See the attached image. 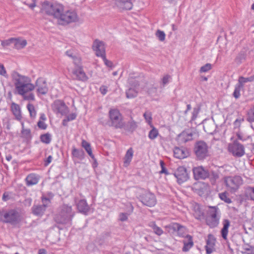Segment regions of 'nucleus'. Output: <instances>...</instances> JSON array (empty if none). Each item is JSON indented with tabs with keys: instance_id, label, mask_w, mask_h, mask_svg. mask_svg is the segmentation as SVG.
Instances as JSON below:
<instances>
[{
	"instance_id": "61",
	"label": "nucleus",
	"mask_w": 254,
	"mask_h": 254,
	"mask_svg": "<svg viewBox=\"0 0 254 254\" xmlns=\"http://www.w3.org/2000/svg\"><path fill=\"white\" fill-rule=\"evenodd\" d=\"M79 75V70L75 69L72 71V76L74 79H78Z\"/></svg>"
},
{
	"instance_id": "32",
	"label": "nucleus",
	"mask_w": 254,
	"mask_h": 254,
	"mask_svg": "<svg viewBox=\"0 0 254 254\" xmlns=\"http://www.w3.org/2000/svg\"><path fill=\"white\" fill-rule=\"evenodd\" d=\"M26 182L28 186L34 185L38 182V177L33 174L29 175L26 177Z\"/></svg>"
},
{
	"instance_id": "14",
	"label": "nucleus",
	"mask_w": 254,
	"mask_h": 254,
	"mask_svg": "<svg viewBox=\"0 0 254 254\" xmlns=\"http://www.w3.org/2000/svg\"><path fill=\"white\" fill-rule=\"evenodd\" d=\"M49 201V199L47 198H43V204L34 205L32 207V210L33 213L36 216H42L44 214Z\"/></svg>"
},
{
	"instance_id": "49",
	"label": "nucleus",
	"mask_w": 254,
	"mask_h": 254,
	"mask_svg": "<svg viewBox=\"0 0 254 254\" xmlns=\"http://www.w3.org/2000/svg\"><path fill=\"white\" fill-rule=\"evenodd\" d=\"M200 111V107L198 106L193 109L191 121H194L197 117L198 114Z\"/></svg>"
},
{
	"instance_id": "43",
	"label": "nucleus",
	"mask_w": 254,
	"mask_h": 254,
	"mask_svg": "<svg viewBox=\"0 0 254 254\" xmlns=\"http://www.w3.org/2000/svg\"><path fill=\"white\" fill-rule=\"evenodd\" d=\"M27 108L29 112L30 116L32 118H34L36 116V111L33 105L28 104Z\"/></svg>"
},
{
	"instance_id": "17",
	"label": "nucleus",
	"mask_w": 254,
	"mask_h": 254,
	"mask_svg": "<svg viewBox=\"0 0 254 254\" xmlns=\"http://www.w3.org/2000/svg\"><path fill=\"white\" fill-rule=\"evenodd\" d=\"M167 228L169 229L168 231L169 232L174 233L176 232L179 236L185 237L186 228L179 223H173L167 226Z\"/></svg>"
},
{
	"instance_id": "54",
	"label": "nucleus",
	"mask_w": 254,
	"mask_h": 254,
	"mask_svg": "<svg viewBox=\"0 0 254 254\" xmlns=\"http://www.w3.org/2000/svg\"><path fill=\"white\" fill-rule=\"evenodd\" d=\"M212 68L211 64H204L200 68V73L206 72L210 70Z\"/></svg>"
},
{
	"instance_id": "9",
	"label": "nucleus",
	"mask_w": 254,
	"mask_h": 254,
	"mask_svg": "<svg viewBox=\"0 0 254 254\" xmlns=\"http://www.w3.org/2000/svg\"><path fill=\"white\" fill-rule=\"evenodd\" d=\"M139 199L144 205L149 207L154 206L156 203L155 195L149 191H145L141 194Z\"/></svg>"
},
{
	"instance_id": "3",
	"label": "nucleus",
	"mask_w": 254,
	"mask_h": 254,
	"mask_svg": "<svg viewBox=\"0 0 254 254\" xmlns=\"http://www.w3.org/2000/svg\"><path fill=\"white\" fill-rule=\"evenodd\" d=\"M224 183L227 190L233 193L243 184V180L239 176H226L224 178Z\"/></svg>"
},
{
	"instance_id": "27",
	"label": "nucleus",
	"mask_w": 254,
	"mask_h": 254,
	"mask_svg": "<svg viewBox=\"0 0 254 254\" xmlns=\"http://www.w3.org/2000/svg\"><path fill=\"white\" fill-rule=\"evenodd\" d=\"M223 227L221 230L222 237L224 240L227 239V235L228 233V228L230 225V221L228 219H224L223 221Z\"/></svg>"
},
{
	"instance_id": "10",
	"label": "nucleus",
	"mask_w": 254,
	"mask_h": 254,
	"mask_svg": "<svg viewBox=\"0 0 254 254\" xmlns=\"http://www.w3.org/2000/svg\"><path fill=\"white\" fill-rule=\"evenodd\" d=\"M229 150L235 156L240 157L245 154V148L244 146L239 142L237 140L229 144Z\"/></svg>"
},
{
	"instance_id": "29",
	"label": "nucleus",
	"mask_w": 254,
	"mask_h": 254,
	"mask_svg": "<svg viewBox=\"0 0 254 254\" xmlns=\"http://www.w3.org/2000/svg\"><path fill=\"white\" fill-rule=\"evenodd\" d=\"M91 208L84 199H80V213L85 215L91 213Z\"/></svg>"
},
{
	"instance_id": "39",
	"label": "nucleus",
	"mask_w": 254,
	"mask_h": 254,
	"mask_svg": "<svg viewBox=\"0 0 254 254\" xmlns=\"http://www.w3.org/2000/svg\"><path fill=\"white\" fill-rule=\"evenodd\" d=\"M247 120L250 122H254V105L248 111Z\"/></svg>"
},
{
	"instance_id": "24",
	"label": "nucleus",
	"mask_w": 254,
	"mask_h": 254,
	"mask_svg": "<svg viewBox=\"0 0 254 254\" xmlns=\"http://www.w3.org/2000/svg\"><path fill=\"white\" fill-rule=\"evenodd\" d=\"M188 154V151L184 148L176 147L174 149V155L177 158H184L187 156Z\"/></svg>"
},
{
	"instance_id": "6",
	"label": "nucleus",
	"mask_w": 254,
	"mask_h": 254,
	"mask_svg": "<svg viewBox=\"0 0 254 254\" xmlns=\"http://www.w3.org/2000/svg\"><path fill=\"white\" fill-rule=\"evenodd\" d=\"M194 152L197 160H202L208 156V146L203 141H198L194 145Z\"/></svg>"
},
{
	"instance_id": "18",
	"label": "nucleus",
	"mask_w": 254,
	"mask_h": 254,
	"mask_svg": "<svg viewBox=\"0 0 254 254\" xmlns=\"http://www.w3.org/2000/svg\"><path fill=\"white\" fill-rule=\"evenodd\" d=\"M193 135V134L192 131L189 130H185L178 135L177 140L180 144L185 143L191 140Z\"/></svg>"
},
{
	"instance_id": "35",
	"label": "nucleus",
	"mask_w": 254,
	"mask_h": 254,
	"mask_svg": "<svg viewBox=\"0 0 254 254\" xmlns=\"http://www.w3.org/2000/svg\"><path fill=\"white\" fill-rule=\"evenodd\" d=\"M149 226L152 228L154 233H155L158 236H161L163 233V230L161 228L157 226L154 222H151L149 224Z\"/></svg>"
},
{
	"instance_id": "28",
	"label": "nucleus",
	"mask_w": 254,
	"mask_h": 254,
	"mask_svg": "<svg viewBox=\"0 0 254 254\" xmlns=\"http://www.w3.org/2000/svg\"><path fill=\"white\" fill-rule=\"evenodd\" d=\"M11 111L16 120L20 121L22 118L20 107L18 105L13 103L11 106Z\"/></svg>"
},
{
	"instance_id": "48",
	"label": "nucleus",
	"mask_w": 254,
	"mask_h": 254,
	"mask_svg": "<svg viewBox=\"0 0 254 254\" xmlns=\"http://www.w3.org/2000/svg\"><path fill=\"white\" fill-rule=\"evenodd\" d=\"M243 87L239 85L238 84H236L235 87V90L233 92V96L236 99H238L240 96V91Z\"/></svg>"
},
{
	"instance_id": "31",
	"label": "nucleus",
	"mask_w": 254,
	"mask_h": 254,
	"mask_svg": "<svg viewBox=\"0 0 254 254\" xmlns=\"http://www.w3.org/2000/svg\"><path fill=\"white\" fill-rule=\"evenodd\" d=\"M14 48L16 49H21L24 48L27 45L26 40H21L20 38H15L13 41Z\"/></svg>"
},
{
	"instance_id": "55",
	"label": "nucleus",
	"mask_w": 254,
	"mask_h": 254,
	"mask_svg": "<svg viewBox=\"0 0 254 254\" xmlns=\"http://www.w3.org/2000/svg\"><path fill=\"white\" fill-rule=\"evenodd\" d=\"M12 197V193L10 192H5L2 195V199L4 201H6Z\"/></svg>"
},
{
	"instance_id": "4",
	"label": "nucleus",
	"mask_w": 254,
	"mask_h": 254,
	"mask_svg": "<svg viewBox=\"0 0 254 254\" xmlns=\"http://www.w3.org/2000/svg\"><path fill=\"white\" fill-rule=\"evenodd\" d=\"M73 213L70 206L67 205H63L61 208V210L55 217V220L57 223L66 224L69 223Z\"/></svg>"
},
{
	"instance_id": "44",
	"label": "nucleus",
	"mask_w": 254,
	"mask_h": 254,
	"mask_svg": "<svg viewBox=\"0 0 254 254\" xmlns=\"http://www.w3.org/2000/svg\"><path fill=\"white\" fill-rule=\"evenodd\" d=\"M171 76L169 74H166L164 75L161 79V81L160 82L161 86L164 87L171 81Z\"/></svg>"
},
{
	"instance_id": "12",
	"label": "nucleus",
	"mask_w": 254,
	"mask_h": 254,
	"mask_svg": "<svg viewBox=\"0 0 254 254\" xmlns=\"http://www.w3.org/2000/svg\"><path fill=\"white\" fill-rule=\"evenodd\" d=\"M19 220V214L15 210L11 209L4 213V222L15 224L18 223Z\"/></svg>"
},
{
	"instance_id": "19",
	"label": "nucleus",
	"mask_w": 254,
	"mask_h": 254,
	"mask_svg": "<svg viewBox=\"0 0 254 254\" xmlns=\"http://www.w3.org/2000/svg\"><path fill=\"white\" fill-rule=\"evenodd\" d=\"M116 5L122 10H130L132 7L130 0H115Z\"/></svg>"
},
{
	"instance_id": "40",
	"label": "nucleus",
	"mask_w": 254,
	"mask_h": 254,
	"mask_svg": "<svg viewBox=\"0 0 254 254\" xmlns=\"http://www.w3.org/2000/svg\"><path fill=\"white\" fill-rule=\"evenodd\" d=\"M159 135V132L157 128L154 127H152V128L151 130H150L148 133V137L151 139H154L156 138L158 135Z\"/></svg>"
},
{
	"instance_id": "8",
	"label": "nucleus",
	"mask_w": 254,
	"mask_h": 254,
	"mask_svg": "<svg viewBox=\"0 0 254 254\" xmlns=\"http://www.w3.org/2000/svg\"><path fill=\"white\" fill-rule=\"evenodd\" d=\"M77 18L76 14L72 11L64 10L61 13L60 16L57 18L58 21L61 25H66L74 22Z\"/></svg>"
},
{
	"instance_id": "37",
	"label": "nucleus",
	"mask_w": 254,
	"mask_h": 254,
	"mask_svg": "<svg viewBox=\"0 0 254 254\" xmlns=\"http://www.w3.org/2000/svg\"><path fill=\"white\" fill-rule=\"evenodd\" d=\"M247 58V53L245 51H243L240 52L237 56L235 59L236 63H243L244 62Z\"/></svg>"
},
{
	"instance_id": "1",
	"label": "nucleus",
	"mask_w": 254,
	"mask_h": 254,
	"mask_svg": "<svg viewBox=\"0 0 254 254\" xmlns=\"http://www.w3.org/2000/svg\"><path fill=\"white\" fill-rule=\"evenodd\" d=\"M15 92L21 96L24 100L33 101L35 100L34 94L31 92L35 89V85L31 83L30 77L14 72L12 74Z\"/></svg>"
},
{
	"instance_id": "38",
	"label": "nucleus",
	"mask_w": 254,
	"mask_h": 254,
	"mask_svg": "<svg viewBox=\"0 0 254 254\" xmlns=\"http://www.w3.org/2000/svg\"><path fill=\"white\" fill-rule=\"evenodd\" d=\"M72 156L73 160L75 163L78 162V159L79 158V151L75 147H73L72 149Z\"/></svg>"
},
{
	"instance_id": "16",
	"label": "nucleus",
	"mask_w": 254,
	"mask_h": 254,
	"mask_svg": "<svg viewBox=\"0 0 254 254\" xmlns=\"http://www.w3.org/2000/svg\"><path fill=\"white\" fill-rule=\"evenodd\" d=\"M35 88H36L37 92L38 94L45 95L48 91V87L46 81L42 78H39L37 79Z\"/></svg>"
},
{
	"instance_id": "62",
	"label": "nucleus",
	"mask_w": 254,
	"mask_h": 254,
	"mask_svg": "<svg viewBox=\"0 0 254 254\" xmlns=\"http://www.w3.org/2000/svg\"><path fill=\"white\" fill-rule=\"evenodd\" d=\"M0 74L3 75L4 76H7L6 71L3 64H0Z\"/></svg>"
},
{
	"instance_id": "57",
	"label": "nucleus",
	"mask_w": 254,
	"mask_h": 254,
	"mask_svg": "<svg viewBox=\"0 0 254 254\" xmlns=\"http://www.w3.org/2000/svg\"><path fill=\"white\" fill-rule=\"evenodd\" d=\"M128 212H127L126 213H121L119 214V219L121 221L124 222L126 221L128 219Z\"/></svg>"
},
{
	"instance_id": "20",
	"label": "nucleus",
	"mask_w": 254,
	"mask_h": 254,
	"mask_svg": "<svg viewBox=\"0 0 254 254\" xmlns=\"http://www.w3.org/2000/svg\"><path fill=\"white\" fill-rule=\"evenodd\" d=\"M215 239L211 234H209L206 240V245L205 250L207 254H211L214 251Z\"/></svg>"
},
{
	"instance_id": "42",
	"label": "nucleus",
	"mask_w": 254,
	"mask_h": 254,
	"mask_svg": "<svg viewBox=\"0 0 254 254\" xmlns=\"http://www.w3.org/2000/svg\"><path fill=\"white\" fill-rule=\"evenodd\" d=\"M253 80H254V78L252 77L246 78V77H244L243 76H240L239 78L238 84L239 85H240V86H241L242 87H243L244 83L252 81Z\"/></svg>"
},
{
	"instance_id": "45",
	"label": "nucleus",
	"mask_w": 254,
	"mask_h": 254,
	"mask_svg": "<svg viewBox=\"0 0 254 254\" xmlns=\"http://www.w3.org/2000/svg\"><path fill=\"white\" fill-rule=\"evenodd\" d=\"M219 196L220 198L226 203H230L232 202L231 199L227 196V193L226 192L220 193Z\"/></svg>"
},
{
	"instance_id": "34",
	"label": "nucleus",
	"mask_w": 254,
	"mask_h": 254,
	"mask_svg": "<svg viewBox=\"0 0 254 254\" xmlns=\"http://www.w3.org/2000/svg\"><path fill=\"white\" fill-rule=\"evenodd\" d=\"M210 210L208 212L207 216L214 218H219L220 217L218 215L219 212V209L217 206H210Z\"/></svg>"
},
{
	"instance_id": "36",
	"label": "nucleus",
	"mask_w": 254,
	"mask_h": 254,
	"mask_svg": "<svg viewBox=\"0 0 254 254\" xmlns=\"http://www.w3.org/2000/svg\"><path fill=\"white\" fill-rule=\"evenodd\" d=\"M134 87H130L127 90L126 94L127 98H132L136 97L138 94V91Z\"/></svg>"
},
{
	"instance_id": "25",
	"label": "nucleus",
	"mask_w": 254,
	"mask_h": 254,
	"mask_svg": "<svg viewBox=\"0 0 254 254\" xmlns=\"http://www.w3.org/2000/svg\"><path fill=\"white\" fill-rule=\"evenodd\" d=\"M193 216L198 219L201 220L204 216V212L200 207V206L196 203L193 206Z\"/></svg>"
},
{
	"instance_id": "23",
	"label": "nucleus",
	"mask_w": 254,
	"mask_h": 254,
	"mask_svg": "<svg viewBox=\"0 0 254 254\" xmlns=\"http://www.w3.org/2000/svg\"><path fill=\"white\" fill-rule=\"evenodd\" d=\"M128 83L131 87L137 88L139 86V76L137 73H130Z\"/></svg>"
},
{
	"instance_id": "11",
	"label": "nucleus",
	"mask_w": 254,
	"mask_h": 254,
	"mask_svg": "<svg viewBox=\"0 0 254 254\" xmlns=\"http://www.w3.org/2000/svg\"><path fill=\"white\" fill-rule=\"evenodd\" d=\"M174 175L179 184H182L189 179V175L187 169L183 166L179 167L174 172Z\"/></svg>"
},
{
	"instance_id": "53",
	"label": "nucleus",
	"mask_w": 254,
	"mask_h": 254,
	"mask_svg": "<svg viewBox=\"0 0 254 254\" xmlns=\"http://www.w3.org/2000/svg\"><path fill=\"white\" fill-rule=\"evenodd\" d=\"M156 35L160 41H163L165 40L166 35L163 31L159 30H157Z\"/></svg>"
},
{
	"instance_id": "2",
	"label": "nucleus",
	"mask_w": 254,
	"mask_h": 254,
	"mask_svg": "<svg viewBox=\"0 0 254 254\" xmlns=\"http://www.w3.org/2000/svg\"><path fill=\"white\" fill-rule=\"evenodd\" d=\"M42 6V9L44 12L56 19L60 16V14L63 12L64 8L61 4L48 1H45Z\"/></svg>"
},
{
	"instance_id": "56",
	"label": "nucleus",
	"mask_w": 254,
	"mask_h": 254,
	"mask_svg": "<svg viewBox=\"0 0 254 254\" xmlns=\"http://www.w3.org/2000/svg\"><path fill=\"white\" fill-rule=\"evenodd\" d=\"M160 165L161 167V170L160 171V174H165L166 175H168L169 173L167 170V169L165 167L164 162L161 160L160 161Z\"/></svg>"
},
{
	"instance_id": "51",
	"label": "nucleus",
	"mask_w": 254,
	"mask_h": 254,
	"mask_svg": "<svg viewBox=\"0 0 254 254\" xmlns=\"http://www.w3.org/2000/svg\"><path fill=\"white\" fill-rule=\"evenodd\" d=\"M14 38H10L8 39L1 41V44L3 47H6L13 44Z\"/></svg>"
},
{
	"instance_id": "22",
	"label": "nucleus",
	"mask_w": 254,
	"mask_h": 254,
	"mask_svg": "<svg viewBox=\"0 0 254 254\" xmlns=\"http://www.w3.org/2000/svg\"><path fill=\"white\" fill-rule=\"evenodd\" d=\"M82 147L85 150L90 157L94 160V164L96 166L97 165V161L95 158L94 155L92 153V150L90 143L86 140L83 139L81 142Z\"/></svg>"
},
{
	"instance_id": "33",
	"label": "nucleus",
	"mask_w": 254,
	"mask_h": 254,
	"mask_svg": "<svg viewBox=\"0 0 254 254\" xmlns=\"http://www.w3.org/2000/svg\"><path fill=\"white\" fill-rule=\"evenodd\" d=\"M137 127L136 123L133 121H129L127 123H124V128L125 130L132 132Z\"/></svg>"
},
{
	"instance_id": "46",
	"label": "nucleus",
	"mask_w": 254,
	"mask_h": 254,
	"mask_svg": "<svg viewBox=\"0 0 254 254\" xmlns=\"http://www.w3.org/2000/svg\"><path fill=\"white\" fill-rule=\"evenodd\" d=\"M210 180L212 185H214L216 183V181L219 178V175L217 173L212 171L209 175Z\"/></svg>"
},
{
	"instance_id": "7",
	"label": "nucleus",
	"mask_w": 254,
	"mask_h": 254,
	"mask_svg": "<svg viewBox=\"0 0 254 254\" xmlns=\"http://www.w3.org/2000/svg\"><path fill=\"white\" fill-rule=\"evenodd\" d=\"M92 49L95 55L101 58L104 64H110L106 58L105 46L103 42L95 40L92 44Z\"/></svg>"
},
{
	"instance_id": "30",
	"label": "nucleus",
	"mask_w": 254,
	"mask_h": 254,
	"mask_svg": "<svg viewBox=\"0 0 254 254\" xmlns=\"http://www.w3.org/2000/svg\"><path fill=\"white\" fill-rule=\"evenodd\" d=\"M206 223L210 228H215L219 223V218H214L207 216Z\"/></svg>"
},
{
	"instance_id": "13",
	"label": "nucleus",
	"mask_w": 254,
	"mask_h": 254,
	"mask_svg": "<svg viewBox=\"0 0 254 254\" xmlns=\"http://www.w3.org/2000/svg\"><path fill=\"white\" fill-rule=\"evenodd\" d=\"M52 109L56 114H60L62 115H66L68 112V108L64 103L61 100H56L52 106Z\"/></svg>"
},
{
	"instance_id": "26",
	"label": "nucleus",
	"mask_w": 254,
	"mask_h": 254,
	"mask_svg": "<svg viewBox=\"0 0 254 254\" xmlns=\"http://www.w3.org/2000/svg\"><path fill=\"white\" fill-rule=\"evenodd\" d=\"M133 155V150L132 147H130L126 152L124 157V165L125 167H127L129 165L131 161Z\"/></svg>"
},
{
	"instance_id": "60",
	"label": "nucleus",
	"mask_w": 254,
	"mask_h": 254,
	"mask_svg": "<svg viewBox=\"0 0 254 254\" xmlns=\"http://www.w3.org/2000/svg\"><path fill=\"white\" fill-rule=\"evenodd\" d=\"M37 126L39 127V128L42 129H45L47 128V125L44 122V121L40 120L37 123Z\"/></svg>"
},
{
	"instance_id": "21",
	"label": "nucleus",
	"mask_w": 254,
	"mask_h": 254,
	"mask_svg": "<svg viewBox=\"0 0 254 254\" xmlns=\"http://www.w3.org/2000/svg\"><path fill=\"white\" fill-rule=\"evenodd\" d=\"M184 247L182 251L185 252H188L193 246L192 237L190 235H187L185 236V239L183 241Z\"/></svg>"
},
{
	"instance_id": "41",
	"label": "nucleus",
	"mask_w": 254,
	"mask_h": 254,
	"mask_svg": "<svg viewBox=\"0 0 254 254\" xmlns=\"http://www.w3.org/2000/svg\"><path fill=\"white\" fill-rule=\"evenodd\" d=\"M40 139L42 142L49 144L51 141V135L49 133L42 134L40 136Z\"/></svg>"
},
{
	"instance_id": "15",
	"label": "nucleus",
	"mask_w": 254,
	"mask_h": 254,
	"mask_svg": "<svg viewBox=\"0 0 254 254\" xmlns=\"http://www.w3.org/2000/svg\"><path fill=\"white\" fill-rule=\"evenodd\" d=\"M192 171L194 178L196 180L199 179L204 180L209 177V172L201 166L195 167L193 169Z\"/></svg>"
},
{
	"instance_id": "64",
	"label": "nucleus",
	"mask_w": 254,
	"mask_h": 254,
	"mask_svg": "<svg viewBox=\"0 0 254 254\" xmlns=\"http://www.w3.org/2000/svg\"><path fill=\"white\" fill-rule=\"evenodd\" d=\"M100 91L103 95H105L107 92V87L106 86H102L100 88Z\"/></svg>"
},
{
	"instance_id": "50",
	"label": "nucleus",
	"mask_w": 254,
	"mask_h": 254,
	"mask_svg": "<svg viewBox=\"0 0 254 254\" xmlns=\"http://www.w3.org/2000/svg\"><path fill=\"white\" fill-rule=\"evenodd\" d=\"M76 118V115L75 114H71L67 116L66 119H64L63 121V125L64 126H66L68 122L74 120Z\"/></svg>"
},
{
	"instance_id": "58",
	"label": "nucleus",
	"mask_w": 254,
	"mask_h": 254,
	"mask_svg": "<svg viewBox=\"0 0 254 254\" xmlns=\"http://www.w3.org/2000/svg\"><path fill=\"white\" fill-rule=\"evenodd\" d=\"M143 117H144L145 120L148 122L151 123L152 121L151 114L150 112L146 111L143 114Z\"/></svg>"
},
{
	"instance_id": "47",
	"label": "nucleus",
	"mask_w": 254,
	"mask_h": 254,
	"mask_svg": "<svg viewBox=\"0 0 254 254\" xmlns=\"http://www.w3.org/2000/svg\"><path fill=\"white\" fill-rule=\"evenodd\" d=\"M247 196L254 201V187H249L246 190Z\"/></svg>"
},
{
	"instance_id": "5",
	"label": "nucleus",
	"mask_w": 254,
	"mask_h": 254,
	"mask_svg": "<svg viewBox=\"0 0 254 254\" xmlns=\"http://www.w3.org/2000/svg\"><path fill=\"white\" fill-rule=\"evenodd\" d=\"M109 125L116 128H122L124 126V122L121 114L117 109H111L109 113Z\"/></svg>"
},
{
	"instance_id": "52",
	"label": "nucleus",
	"mask_w": 254,
	"mask_h": 254,
	"mask_svg": "<svg viewBox=\"0 0 254 254\" xmlns=\"http://www.w3.org/2000/svg\"><path fill=\"white\" fill-rule=\"evenodd\" d=\"M22 130L21 131L22 135L23 137L29 138L31 136V131L29 129H24L23 127V123H22Z\"/></svg>"
},
{
	"instance_id": "63",
	"label": "nucleus",
	"mask_w": 254,
	"mask_h": 254,
	"mask_svg": "<svg viewBox=\"0 0 254 254\" xmlns=\"http://www.w3.org/2000/svg\"><path fill=\"white\" fill-rule=\"evenodd\" d=\"M88 77L86 76L85 72H83L80 70V80L83 81H87Z\"/></svg>"
},
{
	"instance_id": "59",
	"label": "nucleus",
	"mask_w": 254,
	"mask_h": 254,
	"mask_svg": "<svg viewBox=\"0 0 254 254\" xmlns=\"http://www.w3.org/2000/svg\"><path fill=\"white\" fill-rule=\"evenodd\" d=\"M127 211L128 212V214H130L133 211V207L130 202H127L126 204Z\"/></svg>"
}]
</instances>
